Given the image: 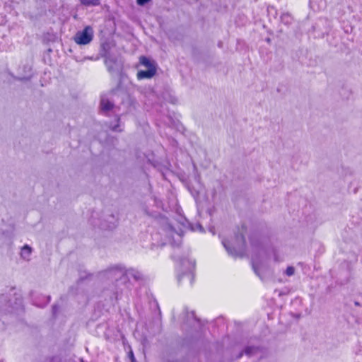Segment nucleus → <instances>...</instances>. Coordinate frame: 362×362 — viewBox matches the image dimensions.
Wrapping results in <instances>:
<instances>
[{
	"label": "nucleus",
	"mask_w": 362,
	"mask_h": 362,
	"mask_svg": "<svg viewBox=\"0 0 362 362\" xmlns=\"http://www.w3.org/2000/svg\"><path fill=\"white\" fill-rule=\"evenodd\" d=\"M252 250L251 264L255 273L262 279V259L268 256L269 239L257 233H252L250 237Z\"/></svg>",
	"instance_id": "obj_1"
},
{
	"label": "nucleus",
	"mask_w": 362,
	"mask_h": 362,
	"mask_svg": "<svg viewBox=\"0 0 362 362\" xmlns=\"http://www.w3.org/2000/svg\"><path fill=\"white\" fill-rule=\"evenodd\" d=\"M139 62L141 64L148 68V69L146 71H139L136 74L137 79L141 80L144 78H151L156 75V67L155 64L152 62H151L146 57H140Z\"/></svg>",
	"instance_id": "obj_2"
},
{
	"label": "nucleus",
	"mask_w": 362,
	"mask_h": 362,
	"mask_svg": "<svg viewBox=\"0 0 362 362\" xmlns=\"http://www.w3.org/2000/svg\"><path fill=\"white\" fill-rule=\"evenodd\" d=\"M93 38V30L90 25L86 26L82 31H78L74 36V42L77 45H86L89 44Z\"/></svg>",
	"instance_id": "obj_3"
},
{
	"label": "nucleus",
	"mask_w": 362,
	"mask_h": 362,
	"mask_svg": "<svg viewBox=\"0 0 362 362\" xmlns=\"http://www.w3.org/2000/svg\"><path fill=\"white\" fill-rule=\"evenodd\" d=\"M237 240L241 242V245L238 248V250L231 249L228 247V255H231L234 257H243L245 255V240L243 235L240 236H237Z\"/></svg>",
	"instance_id": "obj_4"
},
{
	"label": "nucleus",
	"mask_w": 362,
	"mask_h": 362,
	"mask_svg": "<svg viewBox=\"0 0 362 362\" xmlns=\"http://www.w3.org/2000/svg\"><path fill=\"white\" fill-rule=\"evenodd\" d=\"M261 352L260 348L259 346H246L243 350L239 351V353L233 356V359H239L242 357L243 354H245L249 358L258 355Z\"/></svg>",
	"instance_id": "obj_5"
},
{
	"label": "nucleus",
	"mask_w": 362,
	"mask_h": 362,
	"mask_svg": "<svg viewBox=\"0 0 362 362\" xmlns=\"http://www.w3.org/2000/svg\"><path fill=\"white\" fill-rule=\"evenodd\" d=\"M114 107V105L112 102H110L107 98H102L100 100V107L103 111H109L112 110Z\"/></svg>",
	"instance_id": "obj_6"
},
{
	"label": "nucleus",
	"mask_w": 362,
	"mask_h": 362,
	"mask_svg": "<svg viewBox=\"0 0 362 362\" xmlns=\"http://www.w3.org/2000/svg\"><path fill=\"white\" fill-rule=\"evenodd\" d=\"M81 4L86 6H98L100 4V0H80Z\"/></svg>",
	"instance_id": "obj_7"
},
{
	"label": "nucleus",
	"mask_w": 362,
	"mask_h": 362,
	"mask_svg": "<svg viewBox=\"0 0 362 362\" xmlns=\"http://www.w3.org/2000/svg\"><path fill=\"white\" fill-rule=\"evenodd\" d=\"M31 247H29L28 245H25L23 248H22V251H21V255L22 256H29L30 254H31Z\"/></svg>",
	"instance_id": "obj_8"
},
{
	"label": "nucleus",
	"mask_w": 362,
	"mask_h": 362,
	"mask_svg": "<svg viewBox=\"0 0 362 362\" xmlns=\"http://www.w3.org/2000/svg\"><path fill=\"white\" fill-rule=\"evenodd\" d=\"M272 252H273V255H274V259L275 262H280L283 261V258L281 257H280V255L278 254L276 249L272 248Z\"/></svg>",
	"instance_id": "obj_9"
},
{
	"label": "nucleus",
	"mask_w": 362,
	"mask_h": 362,
	"mask_svg": "<svg viewBox=\"0 0 362 362\" xmlns=\"http://www.w3.org/2000/svg\"><path fill=\"white\" fill-rule=\"evenodd\" d=\"M295 273V268L292 266H289L286 268L285 274L288 276H293Z\"/></svg>",
	"instance_id": "obj_10"
},
{
	"label": "nucleus",
	"mask_w": 362,
	"mask_h": 362,
	"mask_svg": "<svg viewBox=\"0 0 362 362\" xmlns=\"http://www.w3.org/2000/svg\"><path fill=\"white\" fill-rule=\"evenodd\" d=\"M291 18L290 15L288 13H284L281 16V19L282 22H284L285 23H289Z\"/></svg>",
	"instance_id": "obj_11"
},
{
	"label": "nucleus",
	"mask_w": 362,
	"mask_h": 362,
	"mask_svg": "<svg viewBox=\"0 0 362 362\" xmlns=\"http://www.w3.org/2000/svg\"><path fill=\"white\" fill-rule=\"evenodd\" d=\"M149 1H151V0H136L137 4H139L140 6H143L145 4L148 3Z\"/></svg>",
	"instance_id": "obj_12"
},
{
	"label": "nucleus",
	"mask_w": 362,
	"mask_h": 362,
	"mask_svg": "<svg viewBox=\"0 0 362 362\" xmlns=\"http://www.w3.org/2000/svg\"><path fill=\"white\" fill-rule=\"evenodd\" d=\"M129 358H131L132 361L134 362L135 359H134V356L132 351H131L129 353Z\"/></svg>",
	"instance_id": "obj_13"
},
{
	"label": "nucleus",
	"mask_w": 362,
	"mask_h": 362,
	"mask_svg": "<svg viewBox=\"0 0 362 362\" xmlns=\"http://www.w3.org/2000/svg\"><path fill=\"white\" fill-rule=\"evenodd\" d=\"M222 244H223V247H226V243L225 240H222Z\"/></svg>",
	"instance_id": "obj_14"
},
{
	"label": "nucleus",
	"mask_w": 362,
	"mask_h": 362,
	"mask_svg": "<svg viewBox=\"0 0 362 362\" xmlns=\"http://www.w3.org/2000/svg\"><path fill=\"white\" fill-rule=\"evenodd\" d=\"M354 304H355V305H356V306H360V305H361L360 303H359V302H358V301H355V302H354Z\"/></svg>",
	"instance_id": "obj_15"
}]
</instances>
